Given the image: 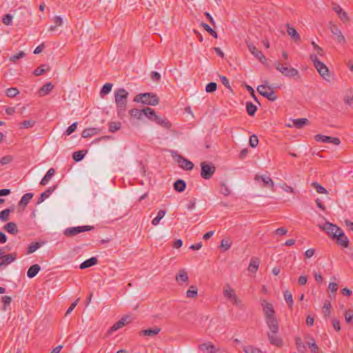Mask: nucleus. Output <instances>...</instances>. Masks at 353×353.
Returning a JSON list of instances; mask_svg holds the SVG:
<instances>
[{
	"label": "nucleus",
	"mask_w": 353,
	"mask_h": 353,
	"mask_svg": "<svg viewBox=\"0 0 353 353\" xmlns=\"http://www.w3.org/2000/svg\"><path fill=\"white\" fill-rule=\"evenodd\" d=\"M315 140L318 142L331 143L336 145H339L341 143L340 139L337 137H332L322 134H316L315 136Z\"/></svg>",
	"instance_id": "11"
},
{
	"label": "nucleus",
	"mask_w": 353,
	"mask_h": 353,
	"mask_svg": "<svg viewBox=\"0 0 353 353\" xmlns=\"http://www.w3.org/2000/svg\"><path fill=\"white\" fill-rule=\"evenodd\" d=\"M54 191V188H49L46 192L41 194L40 197L38 199L37 203H42L46 199H47L50 194Z\"/></svg>",
	"instance_id": "41"
},
{
	"label": "nucleus",
	"mask_w": 353,
	"mask_h": 353,
	"mask_svg": "<svg viewBox=\"0 0 353 353\" xmlns=\"http://www.w3.org/2000/svg\"><path fill=\"white\" fill-rule=\"evenodd\" d=\"M176 281L181 284V282H186L188 281V275L187 272L184 269L179 270V272L176 275Z\"/></svg>",
	"instance_id": "23"
},
{
	"label": "nucleus",
	"mask_w": 353,
	"mask_h": 353,
	"mask_svg": "<svg viewBox=\"0 0 353 353\" xmlns=\"http://www.w3.org/2000/svg\"><path fill=\"white\" fill-rule=\"evenodd\" d=\"M345 321L347 323H353V311L347 310L345 314Z\"/></svg>",
	"instance_id": "57"
},
{
	"label": "nucleus",
	"mask_w": 353,
	"mask_h": 353,
	"mask_svg": "<svg viewBox=\"0 0 353 353\" xmlns=\"http://www.w3.org/2000/svg\"><path fill=\"white\" fill-rule=\"evenodd\" d=\"M217 85L215 82H210L205 86V91L207 92H214L216 90Z\"/></svg>",
	"instance_id": "55"
},
{
	"label": "nucleus",
	"mask_w": 353,
	"mask_h": 353,
	"mask_svg": "<svg viewBox=\"0 0 353 353\" xmlns=\"http://www.w3.org/2000/svg\"><path fill=\"white\" fill-rule=\"evenodd\" d=\"M283 296L285 301L288 304L289 307L292 309L293 305V299L292 293L290 291L286 290L285 292H284Z\"/></svg>",
	"instance_id": "43"
},
{
	"label": "nucleus",
	"mask_w": 353,
	"mask_h": 353,
	"mask_svg": "<svg viewBox=\"0 0 353 353\" xmlns=\"http://www.w3.org/2000/svg\"><path fill=\"white\" fill-rule=\"evenodd\" d=\"M86 153H87L86 150L76 151L72 154V159L75 161L79 162L84 158Z\"/></svg>",
	"instance_id": "33"
},
{
	"label": "nucleus",
	"mask_w": 353,
	"mask_h": 353,
	"mask_svg": "<svg viewBox=\"0 0 353 353\" xmlns=\"http://www.w3.org/2000/svg\"><path fill=\"white\" fill-rule=\"evenodd\" d=\"M14 210V207H12L11 209H5L4 210H2L0 212V219L2 221H6L9 219V215L11 212Z\"/></svg>",
	"instance_id": "36"
},
{
	"label": "nucleus",
	"mask_w": 353,
	"mask_h": 353,
	"mask_svg": "<svg viewBox=\"0 0 353 353\" xmlns=\"http://www.w3.org/2000/svg\"><path fill=\"white\" fill-rule=\"evenodd\" d=\"M339 17L343 23H347L350 21L349 17L344 10L339 14Z\"/></svg>",
	"instance_id": "64"
},
{
	"label": "nucleus",
	"mask_w": 353,
	"mask_h": 353,
	"mask_svg": "<svg viewBox=\"0 0 353 353\" xmlns=\"http://www.w3.org/2000/svg\"><path fill=\"white\" fill-rule=\"evenodd\" d=\"M324 230L327 234L333 239L337 240V243H350L348 238L345 235L342 229L334 224L326 223L324 225Z\"/></svg>",
	"instance_id": "2"
},
{
	"label": "nucleus",
	"mask_w": 353,
	"mask_h": 353,
	"mask_svg": "<svg viewBox=\"0 0 353 353\" xmlns=\"http://www.w3.org/2000/svg\"><path fill=\"white\" fill-rule=\"evenodd\" d=\"M198 289L195 285H191L186 292L188 298H195L197 296Z\"/></svg>",
	"instance_id": "38"
},
{
	"label": "nucleus",
	"mask_w": 353,
	"mask_h": 353,
	"mask_svg": "<svg viewBox=\"0 0 353 353\" xmlns=\"http://www.w3.org/2000/svg\"><path fill=\"white\" fill-rule=\"evenodd\" d=\"M43 244H31L27 250V254H30L35 252L37 249H39Z\"/></svg>",
	"instance_id": "61"
},
{
	"label": "nucleus",
	"mask_w": 353,
	"mask_h": 353,
	"mask_svg": "<svg viewBox=\"0 0 353 353\" xmlns=\"http://www.w3.org/2000/svg\"><path fill=\"white\" fill-rule=\"evenodd\" d=\"M130 114L132 117H134L137 119H141L142 117V115L143 114V109L139 110V109L134 108V109H132L130 110Z\"/></svg>",
	"instance_id": "42"
},
{
	"label": "nucleus",
	"mask_w": 353,
	"mask_h": 353,
	"mask_svg": "<svg viewBox=\"0 0 353 353\" xmlns=\"http://www.w3.org/2000/svg\"><path fill=\"white\" fill-rule=\"evenodd\" d=\"M94 228L93 226L90 225H84V226H77V227H72L68 228L64 231V234L68 236H73L81 232L90 231Z\"/></svg>",
	"instance_id": "10"
},
{
	"label": "nucleus",
	"mask_w": 353,
	"mask_h": 353,
	"mask_svg": "<svg viewBox=\"0 0 353 353\" xmlns=\"http://www.w3.org/2000/svg\"><path fill=\"white\" fill-rule=\"evenodd\" d=\"M293 123L297 128L301 129L304 125H308L310 123V121L306 118L296 119L293 120Z\"/></svg>",
	"instance_id": "31"
},
{
	"label": "nucleus",
	"mask_w": 353,
	"mask_h": 353,
	"mask_svg": "<svg viewBox=\"0 0 353 353\" xmlns=\"http://www.w3.org/2000/svg\"><path fill=\"white\" fill-rule=\"evenodd\" d=\"M129 93L124 88H119L114 92V100L118 117L123 118L127 110Z\"/></svg>",
	"instance_id": "1"
},
{
	"label": "nucleus",
	"mask_w": 353,
	"mask_h": 353,
	"mask_svg": "<svg viewBox=\"0 0 353 353\" xmlns=\"http://www.w3.org/2000/svg\"><path fill=\"white\" fill-rule=\"evenodd\" d=\"M154 122L166 129H170L172 126L171 123L166 118H161L159 116H157Z\"/></svg>",
	"instance_id": "25"
},
{
	"label": "nucleus",
	"mask_w": 353,
	"mask_h": 353,
	"mask_svg": "<svg viewBox=\"0 0 353 353\" xmlns=\"http://www.w3.org/2000/svg\"><path fill=\"white\" fill-rule=\"evenodd\" d=\"M220 192L225 196H228L230 194V188L224 183H221Z\"/></svg>",
	"instance_id": "59"
},
{
	"label": "nucleus",
	"mask_w": 353,
	"mask_h": 353,
	"mask_svg": "<svg viewBox=\"0 0 353 353\" xmlns=\"http://www.w3.org/2000/svg\"><path fill=\"white\" fill-rule=\"evenodd\" d=\"M307 344L310 351L312 353H318L319 352V348L318 345L316 344V342L312 337H311L310 340L307 342Z\"/></svg>",
	"instance_id": "34"
},
{
	"label": "nucleus",
	"mask_w": 353,
	"mask_h": 353,
	"mask_svg": "<svg viewBox=\"0 0 353 353\" xmlns=\"http://www.w3.org/2000/svg\"><path fill=\"white\" fill-rule=\"evenodd\" d=\"M134 101L154 106L159 104V98L154 92L141 93L135 96Z\"/></svg>",
	"instance_id": "3"
},
{
	"label": "nucleus",
	"mask_w": 353,
	"mask_h": 353,
	"mask_svg": "<svg viewBox=\"0 0 353 353\" xmlns=\"http://www.w3.org/2000/svg\"><path fill=\"white\" fill-rule=\"evenodd\" d=\"M201 176L204 179H210L216 170L214 164L206 161H203L201 163Z\"/></svg>",
	"instance_id": "7"
},
{
	"label": "nucleus",
	"mask_w": 353,
	"mask_h": 353,
	"mask_svg": "<svg viewBox=\"0 0 353 353\" xmlns=\"http://www.w3.org/2000/svg\"><path fill=\"white\" fill-rule=\"evenodd\" d=\"M201 26L206 30L210 35L214 38H217L218 34L215 30H214L209 25L205 23H202Z\"/></svg>",
	"instance_id": "45"
},
{
	"label": "nucleus",
	"mask_w": 353,
	"mask_h": 353,
	"mask_svg": "<svg viewBox=\"0 0 353 353\" xmlns=\"http://www.w3.org/2000/svg\"><path fill=\"white\" fill-rule=\"evenodd\" d=\"M178 163L179 166L185 170H191L193 169L194 164L190 161L184 158L183 157L179 155L178 156Z\"/></svg>",
	"instance_id": "14"
},
{
	"label": "nucleus",
	"mask_w": 353,
	"mask_h": 353,
	"mask_svg": "<svg viewBox=\"0 0 353 353\" xmlns=\"http://www.w3.org/2000/svg\"><path fill=\"white\" fill-rule=\"evenodd\" d=\"M32 197H33L32 193H30V192L26 193L21 197V201L19 203V206L23 205V208H26Z\"/></svg>",
	"instance_id": "29"
},
{
	"label": "nucleus",
	"mask_w": 353,
	"mask_h": 353,
	"mask_svg": "<svg viewBox=\"0 0 353 353\" xmlns=\"http://www.w3.org/2000/svg\"><path fill=\"white\" fill-rule=\"evenodd\" d=\"M223 294L228 299L234 300L235 302L237 301L236 295L228 284H226L224 287Z\"/></svg>",
	"instance_id": "15"
},
{
	"label": "nucleus",
	"mask_w": 353,
	"mask_h": 353,
	"mask_svg": "<svg viewBox=\"0 0 353 353\" xmlns=\"http://www.w3.org/2000/svg\"><path fill=\"white\" fill-rule=\"evenodd\" d=\"M99 132V129L96 128H90L85 129L81 134L82 137L88 138L97 134Z\"/></svg>",
	"instance_id": "28"
},
{
	"label": "nucleus",
	"mask_w": 353,
	"mask_h": 353,
	"mask_svg": "<svg viewBox=\"0 0 353 353\" xmlns=\"http://www.w3.org/2000/svg\"><path fill=\"white\" fill-rule=\"evenodd\" d=\"M243 349L245 353H263L259 349L251 345L244 346Z\"/></svg>",
	"instance_id": "53"
},
{
	"label": "nucleus",
	"mask_w": 353,
	"mask_h": 353,
	"mask_svg": "<svg viewBox=\"0 0 353 353\" xmlns=\"http://www.w3.org/2000/svg\"><path fill=\"white\" fill-rule=\"evenodd\" d=\"M17 258L16 252L10 254L2 253L0 250V268H5L8 265L14 261Z\"/></svg>",
	"instance_id": "9"
},
{
	"label": "nucleus",
	"mask_w": 353,
	"mask_h": 353,
	"mask_svg": "<svg viewBox=\"0 0 353 353\" xmlns=\"http://www.w3.org/2000/svg\"><path fill=\"white\" fill-rule=\"evenodd\" d=\"M12 161H13V157L12 156H11V155H6V156H4V157H1V159H0V163L2 165H7V164H9Z\"/></svg>",
	"instance_id": "56"
},
{
	"label": "nucleus",
	"mask_w": 353,
	"mask_h": 353,
	"mask_svg": "<svg viewBox=\"0 0 353 353\" xmlns=\"http://www.w3.org/2000/svg\"><path fill=\"white\" fill-rule=\"evenodd\" d=\"M165 211L160 210L157 213V216L152 221V224L157 225L159 223L160 220L165 216Z\"/></svg>",
	"instance_id": "46"
},
{
	"label": "nucleus",
	"mask_w": 353,
	"mask_h": 353,
	"mask_svg": "<svg viewBox=\"0 0 353 353\" xmlns=\"http://www.w3.org/2000/svg\"><path fill=\"white\" fill-rule=\"evenodd\" d=\"M123 326H124V323L123 322V321H118L108 330V334H111L112 332L121 328Z\"/></svg>",
	"instance_id": "47"
},
{
	"label": "nucleus",
	"mask_w": 353,
	"mask_h": 353,
	"mask_svg": "<svg viewBox=\"0 0 353 353\" xmlns=\"http://www.w3.org/2000/svg\"><path fill=\"white\" fill-rule=\"evenodd\" d=\"M270 332H268V340L272 345L280 347L283 345V339L278 334L279 332V323L278 324H272L268 325Z\"/></svg>",
	"instance_id": "5"
},
{
	"label": "nucleus",
	"mask_w": 353,
	"mask_h": 353,
	"mask_svg": "<svg viewBox=\"0 0 353 353\" xmlns=\"http://www.w3.org/2000/svg\"><path fill=\"white\" fill-rule=\"evenodd\" d=\"M260 259L257 257H252L251 259V261L250 263V265L248 266V271L255 273L259 268V264H260Z\"/></svg>",
	"instance_id": "19"
},
{
	"label": "nucleus",
	"mask_w": 353,
	"mask_h": 353,
	"mask_svg": "<svg viewBox=\"0 0 353 353\" xmlns=\"http://www.w3.org/2000/svg\"><path fill=\"white\" fill-rule=\"evenodd\" d=\"M287 32L295 42H298L301 40V37L296 29L290 26L289 24H287Z\"/></svg>",
	"instance_id": "20"
},
{
	"label": "nucleus",
	"mask_w": 353,
	"mask_h": 353,
	"mask_svg": "<svg viewBox=\"0 0 353 353\" xmlns=\"http://www.w3.org/2000/svg\"><path fill=\"white\" fill-rule=\"evenodd\" d=\"M143 115L152 121H154L158 115H157L154 110L146 107L143 109Z\"/></svg>",
	"instance_id": "21"
},
{
	"label": "nucleus",
	"mask_w": 353,
	"mask_h": 353,
	"mask_svg": "<svg viewBox=\"0 0 353 353\" xmlns=\"http://www.w3.org/2000/svg\"><path fill=\"white\" fill-rule=\"evenodd\" d=\"M246 110L250 116H254L257 110V107L250 101L245 103Z\"/></svg>",
	"instance_id": "32"
},
{
	"label": "nucleus",
	"mask_w": 353,
	"mask_h": 353,
	"mask_svg": "<svg viewBox=\"0 0 353 353\" xmlns=\"http://www.w3.org/2000/svg\"><path fill=\"white\" fill-rule=\"evenodd\" d=\"M77 122H74L73 123L72 125H70L66 130L65 134L66 135H70L71 134L72 132H74L76 129H77Z\"/></svg>",
	"instance_id": "62"
},
{
	"label": "nucleus",
	"mask_w": 353,
	"mask_h": 353,
	"mask_svg": "<svg viewBox=\"0 0 353 353\" xmlns=\"http://www.w3.org/2000/svg\"><path fill=\"white\" fill-rule=\"evenodd\" d=\"M261 306L265 316L267 325L278 324V321L274 316L275 311L272 304L263 299L261 301Z\"/></svg>",
	"instance_id": "4"
},
{
	"label": "nucleus",
	"mask_w": 353,
	"mask_h": 353,
	"mask_svg": "<svg viewBox=\"0 0 353 353\" xmlns=\"http://www.w3.org/2000/svg\"><path fill=\"white\" fill-rule=\"evenodd\" d=\"M55 174V170L54 168H50L46 174L44 176V177L41 179L40 183L42 185H46L48 181L50 180L52 176H53Z\"/></svg>",
	"instance_id": "30"
},
{
	"label": "nucleus",
	"mask_w": 353,
	"mask_h": 353,
	"mask_svg": "<svg viewBox=\"0 0 353 353\" xmlns=\"http://www.w3.org/2000/svg\"><path fill=\"white\" fill-rule=\"evenodd\" d=\"M112 84L110 83H107L103 85L102 89L101 90L100 94L101 97L108 94L112 90Z\"/></svg>",
	"instance_id": "49"
},
{
	"label": "nucleus",
	"mask_w": 353,
	"mask_h": 353,
	"mask_svg": "<svg viewBox=\"0 0 353 353\" xmlns=\"http://www.w3.org/2000/svg\"><path fill=\"white\" fill-rule=\"evenodd\" d=\"M267 89L271 90L270 86L266 85H258V87L256 88L257 91L261 95H262L263 92H268Z\"/></svg>",
	"instance_id": "63"
},
{
	"label": "nucleus",
	"mask_w": 353,
	"mask_h": 353,
	"mask_svg": "<svg viewBox=\"0 0 353 353\" xmlns=\"http://www.w3.org/2000/svg\"><path fill=\"white\" fill-rule=\"evenodd\" d=\"M186 188V183L182 179L176 180L174 183V189L178 192H182Z\"/></svg>",
	"instance_id": "27"
},
{
	"label": "nucleus",
	"mask_w": 353,
	"mask_h": 353,
	"mask_svg": "<svg viewBox=\"0 0 353 353\" xmlns=\"http://www.w3.org/2000/svg\"><path fill=\"white\" fill-rule=\"evenodd\" d=\"M330 30L333 34L336 37V41L339 43L344 44L346 43V39L345 37L342 34L341 31L338 28L336 25L332 24L330 23Z\"/></svg>",
	"instance_id": "13"
},
{
	"label": "nucleus",
	"mask_w": 353,
	"mask_h": 353,
	"mask_svg": "<svg viewBox=\"0 0 353 353\" xmlns=\"http://www.w3.org/2000/svg\"><path fill=\"white\" fill-rule=\"evenodd\" d=\"M54 85L51 82L47 83L39 89V94L40 96L47 95L52 91Z\"/></svg>",
	"instance_id": "22"
},
{
	"label": "nucleus",
	"mask_w": 353,
	"mask_h": 353,
	"mask_svg": "<svg viewBox=\"0 0 353 353\" xmlns=\"http://www.w3.org/2000/svg\"><path fill=\"white\" fill-rule=\"evenodd\" d=\"M41 267L38 264L31 265L27 272V276L30 279L34 277L40 271Z\"/></svg>",
	"instance_id": "24"
},
{
	"label": "nucleus",
	"mask_w": 353,
	"mask_h": 353,
	"mask_svg": "<svg viewBox=\"0 0 353 353\" xmlns=\"http://www.w3.org/2000/svg\"><path fill=\"white\" fill-rule=\"evenodd\" d=\"M319 73L325 80L330 81V74L326 65L323 67V69H321Z\"/></svg>",
	"instance_id": "48"
},
{
	"label": "nucleus",
	"mask_w": 353,
	"mask_h": 353,
	"mask_svg": "<svg viewBox=\"0 0 353 353\" xmlns=\"http://www.w3.org/2000/svg\"><path fill=\"white\" fill-rule=\"evenodd\" d=\"M248 48L249 51L256 57L262 63L265 64L266 61V58L263 54L261 51L259 50L254 44L249 43L248 44Z\"/></svg>",
	"instance_id": "12"
},
{
	"label": "nucleus",
	"mask_w": 353,
	"mask_h": 353,
	"mask_svg": "<svg viewBox=\"0 0 353 353\" xmlns=\"http://www.w3.org/2000/svg\"><path fill=\"white\" fill-rule=\"evenodd\" d=\"M312 186L316 190V191L319 194H328L327 190L323 187L318 182H313L312 183Z\"/></svg>",
	"instance_id": "39"
},
{
	"label": "nucleus",
	"mask_w": 353,
	"mask_h": 353,
	"mask_svg": "<svg viewBox=\"0 0 353 353\" xmlns=\"http://www.w3.org/2000/svg\"><path fill=\"white\" fill-rule=\"evenodd\" d=\"M26 56V53L23 51H20L19 53L10 57V61L15 63L18 59H22Z\"/></svg>",
	"instance_id": "54"
},
{
	"label": "nucleus",
	"mask_w": 353,
	"mask_h": 353,
	"mask_svg": "<svg viewBox=\"0 0 353 353\" xmlns=\"http://www.w3.org/2000/svg\"><path fill=\"white\" fill-rule=\"evenodd\" d=\"M199 350L208 353H216L217 350L216 347L210 343H204L199 346Z\"/></svg>",
	"instance_id": "17"
},
{
	"label": "nucleus",
	"mask_w": 353,
	"mask_h": 353,
	"mask_svg": "<svg viewBox=\"0 0 353 353\" xmlns=\"http://www.w3.org/2000/svg\"><path fill=\"white\" fill-rule=\"evenodd\" d=\"M35 121L34 120H25L19 123L21 128H32L35 124Z\"/></svg>",
	"instance_id": "50"
},
{
	"label": "nucleus",
	"mask_w": 353,
	"mask_h": 353,
	"mask_svg": "<svg viewBox=\"0 0 353 353\" xmlns=\"http://www.w3.org/2000/svg\"><path fill=\"white\" fill-rule=\"evenodd\" d=\"M259 143L258 137L255 134L250 137L249 144L252 148H255Z\"/></svg>",
	"instance_id": "58"
},
{
	"label": "nucleus",
	"mask_w": 353,
	"mask_h": 353,
	"mask_svg": "<svg viewBox=\"0 0 353 353\" xmlns=\"http://www.w3.org/2000/svg\"><path fill=\"white\" fill-rule=\"evenodd\" d=\"M19 94V91L17 88H10L6 91V94L8 97L13 98Z\"/></svg>",
	"instance_id": "44"
},
{
	"label": "nucleus",
	"mask_w": 353,
	"mask_h": 353,
	"mask_svg": "<svg viewBox=\"0 0 353 353\" xmlns=\"http://www.w3.org/2000/svg\"><path fill=\"white\" fill-rule=\"evenodd\" d=\"M275 68L285 77H294L299 74V71L292 68L286 66V63L283 64L280 62H274Z\"/></svg>",
	"instance_id": "6"
},
{
	"label": "nucleus",
	"mask_w": 353,
	"mask_h": 353,
	"mask_svg": "<svg viewBox=\"0 0 353 353\" xmlns=\"http://www.w3.org/2000/svg\"><path fill=\"white\" fill-rule=\"evenodd\" d=\"M254 179L259 183L260 186L263 188H268L272 191H274V183L269 176L260 175L257 174L254 176Z\"/></svg>",
	"instance_id": "8"
},
{
	"label": "nucleus",
	"mask_w": 353,
	"mask_h": 353,
	"mask_svg": "<svg viewBox=\"0 0 353 353\" xmlns=\"http://www.w3.org/2000/svg\"><path fill=\"white\" fill-rule=\"evenodd\" d=\"M50 70V67L48 65L43 64L40 67L35 69L33 72V74L35 76H39L43 74L46 71Z\"/></svg>",
	"instance_id": "37"
},
{
	"label": "nucleus",
	"mask_w": 353,
	"mask_h": 353,
	"mask_svg": "<svg viewBox=\"0 0 353 353\" xmlns=\"http://www.w3.org/2000/svg\"><path fill=\"white\" fill-rule=\"evenodd\" d=\"M262 96L271 101H274L277 99V96L272 88L270 90V92H263Z\"/></svg>",
	"instance_id": "40"
},
{
	"label": "nucleus",
	"mask_w": 353,
	"mask_h": 353,
	"mask_svg": "<svg viewBox=\"0 0 353 353\" xmlns=\"http://www.w3.org/2000/svg\"><path fill=\"white\" fill-rule=\"evenodd\" d=\"M12 15L10 14H7L4 15V17L2 19V22L7 26L11 25L12 21Z\"/></svg>",
	"instance_id": "60"
},
{
	"label": "nucleus",
	"mask_w": 353,
	"mask_h": 353,
	"mask_svg": "<svg viewBox=\"0 0 353 353\" xmlns=\"http://www.w3.org/2000/svg\"><path fill=\"white\" fill-rule=\"evenodd\" d=\"M121 124L120 122H110L109 124V130L111 132H115L121 128Z\"/></svg>",
	"instance_id": "52"
},
{
	"label": "nucleus",
	"mask_w": 353,
	"mask_h": 353,
	"mask_svg": "<svg viewBox=\"0 0 353 353\" xmlns=\"http://www.w3.org/2000/svg\"><path fill=\"white\" fill-rule=\"evenodd\" d=\"M97 263H98L97 258L93 256V257H91V258L85 260L83 263H81L79 265V268L81 270H83L85 268H88L90 267H92L93 265H95Z\"/></svg>",
	"instance_id": "16"
},
{
	"label": "nucleus",
	"mask_w": 353,
	"mask_h": 353,
	"mask_svg": "<svg viewBox=\"0 0 353 353\" xmlns=\"http://www.w3.org/2000/svg\"><path fill=\"white\" fill-rule=\"evenodd\" d=\"M4 230L8 233L17 234L18 233V228L17 224L14 222H9L3 227Z\"/></svg>",
	"instance_id": "26"
},
{
	"label": "nucleus",
	"mask_w": 353,
	"mask_h": 353,
	"mask_svg": "<svg viewBox=\"0 0 353 353\" xmlns=\"http://www.w3.org/2000/svg\"><path fill=\"white\" fill-rule=\"evenodd\" d=\"M295 343L298 351L301 353H304L306 350V347L300 337L297 336L295 338Z\"/></svg>",
	"instance_id": "35"
},
{
	"label": "nucleus",
	"mask_w": 353,
	"mask_h": 353,
	"mask_svg": "<svg viewBox=\"0 0 353 353\" xmlns=\"http://www.w3.org/2000/svg\"><path fill=\"white\" fill-rule=\"evenodd\" d=\"M331 303L329 301H325L323 307V313L325 317L330 316V314Z\"/></svg>",
	"instance_id": "51"
},
{
	"label": "nucleus",
	"mask_w": 353,
	"mask_h": 353,
	"mask_svg": "<svg viewBox=\"0 0 353 353\" xmlns=\"http://www.w3.org/2000/svg\"><path fill=\"white\" fill-rule=\"evenodd\" d=\"M161 328L153 327L149 329L143 330L140 332V334L143 336H154L159 333Z\"/></svg>",
	"instance_id": "18"
}]
</instances>
